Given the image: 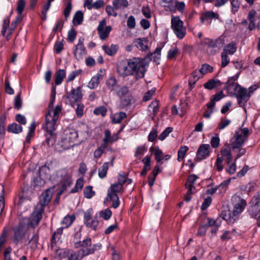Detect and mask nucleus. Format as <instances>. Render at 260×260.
Here are the masks:
<instances>
[{
  "mask_svg": "<svg viewBox=\"0 0 260 260\" xmlns=\"http://www.w3.org/2000/svg\"><path fill=\"white\" fill-rule=\"evenodd\" d=\"M146 63L143 59L134 58L125 61H121L117 67V72L123 76L134 75L138 79L143 78L145 73Z\"/></svg>",
  "mask_w": 260,
  "mask_h": 260,
  "instance_id": "f257e3e1",
  "label": "nucleus"
},
{
  "mask_svg": "<svg viewBox=\"0 0 260 260\" xmlns=\"http://www.w3.org/2000/svg\"><path fill=\"white\" fill-rule=\"evenodd\" d=\"M62 107L61 105H57L53 110V116L50 114V111L45 115V124L46 134H45V143L48 146H52L56 141V135L54 133L59 119V115L61 112Z\"/></svg>",
  "mask_w": 260,
  "mask_h": 260,
  "instance_id": "f03ea898",
  "label": "nucleus"
},
{
  "mask_svg": "<svg viewBox=\"0 0 260 260\" xmlns=\"http://www.w3.org/2000/svg\"><path fill=\"white\" fill-rule=\"evenodd\" d=\"M80 247L85 248L82 249L85 255L87 256L94 253L95 251L100 250L102 247V245L100 243H98L92 246L91 238H87L82 241L75 242V248H79Z\"/></svg>",
  "mask_w": 260,
  "mask_h": 260,
  "instance_id": "7ed1b4c3",
  "label": "nucleus"
},
{
  "mask_svg": "<svg viewBox=\"0 0 260 260\" xmlns=\"http://www.w3.org/2000/svg\"><path fill=\"white\" fill-rule=\"evenodd\" d=\"M64 137L62 139L61 146L64 149L73 147L75 141L77 140L78 134L77 131L73 128H66L64 131Z\"/></svg>",
  "mask_w": 260,
  "mask_h": 260,
  "instance_id": "20e7f679",
  "label": "nucleus"
},
{
  "mask_svg": "<svg viewBox=\"0 0 260 260\" xmlns=\"http://www.w3.org/2000/svg\"><path fill=\"white\" fill-rule=\"evenodd\" d=\"M122 188V186L115 183L111 184L108 190V197L113 202L112 207L114 209L117 208L119 206L120 201L117 193L121 191Z\"/></svg>",
  "mask_w": 260,
  "mask_h": 260,
  "instance_id": "39448f33",
  "label": "nucleus"
},
{
  "mask_svg": "<svg viewBox=\"0 0 260 260\" xmlns=\"http://www.w3.org/2000/svg\"><path fill=\"white\" fill-rule=\"evenodd\" d=\"M171 27L178 38L183 39L185 36L186 28L183 26V22L179 17L172 16Z\"/></svg>",
  "mask_w": 260,
  "mask_h": 260,
  "instance_id": "423d86ee",
  "label": "nucleus"
},
{
  "mask_svg": "<svg viewBox=\"0 0 260 260\" xmlns=\"http://www.w3.org/2000/svg\"><path fill=\"white\" fill-rule=\"evenodd\" d=\"M204 44L211 48V54H215L219 52L224 44V38L220 36L215 40L206 38Z\"/></svg>",
  "mask_w": 260,
  "mask_h": 260,
  "instance_id": "0eeeda50",
  "label": "nucleus"
},
{
  "mask_svg": "<svg viewBox=\"0 0 260 260\" xmlns=\"http://www.w3.org/2000/svg\"><path fill=\"white\" fill-rule=\"evenodd\" d=\"M81 87L79 86L76 88H73L70 92H67L65 97L69 100L70 104L72 106L73 105L82 98Z\"/></svg>",
  "mask_w": 260,
  "mask_h": 260,
  "instance_id": "6e6552de",
  "label": "nucleus"
},
{
  "mask_svg": "<svg viewBox=\"0 0 260 260\" xmlns=\"http://www.w3.org/2000/svg\"><path fill=\"white\" fill-rule=\"evenodd\" d=\"M44 211L42 208L36 207L30 217L28 225L33 228L37 226L42 218V214Z\"/></svg>",
  "mask_w": 260,
  "mask_h": 260,
  "instance_id": "1a4fd4ad",
  "label": "nucleus"
},
{
  "mask_svg": "<svg viewBox=\"0 0 260 260\" xmlns=\"http://www.w3.org/2000/svg\"><path fill=\"white\" fill-rule=\"evenodd\" d=\"M234 95H235L237 99L238 105L241 107H244L249 100V96H247V89L241 86Z\"/></svg>",
  "mask_w": 260,
  "mask_h": 260,
  "instance_id": "9d476101",
  "label": "nucleus"
},
{
  "mask_svg": "<svg viewBox=\"0 0 260 260\" xmlns=\"http://www.w3.org/2000/svg\"><path fill=\"white\" fill-rule=\"evenodd\" d=\"M52 196V190L51 189H46L42 193L40 197L39 203L36 206L44 210L45 207L49 204Z\"/></svg>",
  "mask_w": 260,
  "mask_h": 260,
  "instance_id": "9b49d317",
  "label": "nucleus"
},
{
  "mask_svg": "<svg viewBox=\"0 0 260 260\" xmlns=\"http://www.w3.org/2000/svg\"><path fill=\"white\" fill-rule=\"evenodd\" d=\"M106 20H103L100 21V24L98 27L97 30L98 31L100 38L101 40H105L109 36V33L111 30L110 26H106Z\"/></svg>",
  "mask_w": 260,
  "mask_h": 260,
  "instance_id": "f8f14e48",
  "label": "nucleus"
},
{
  "mask_svg": "<svg viewBox=\"0 0 260 260\" xmlns=\"http://www.w3.org/2000/svg\"><path fill=\"white\" fill-rule=\"evenodd\" d=\"M84 38H80L78 40V43L76 46V48L74 52L75 57L77 60L82 59L83 56L86 54L85 48L84 46Z\"/></svg>",
  "mask_w": 260,
  "mask_h": 260,
  "instance_id": "ddd939ff",
  "label": "nucleus"
},
{
  "mask_svg": "<svg viewBox=\"0 0 260 260\" xmlns=\"http://www.w3.org/2000/svg\"><path fill=\"white\" fill-rule=\"evenodd\" d=\"M246 141L245 138H243L242 134L236 132L234 137L231 140L232 147L233 150L238 149L241 147L242 145Z\"/></svg>",
  "mask_w": 260,
  "mask_h": 260,
  "instance_id": "4468645a",
  "label": "nucleus"
},
{
  "mask_svg": "<svg viewBox=\"0 0 260 260\" xmlns=\"http://www.w3.org/2000/svg\"><path fill=\"white\" fill-rule=\"evenodd\" d=\"M66 253L67 254L68 260H81L83 257L86 256L82 248L77 252L67 250Z\"/></svg>",
  "mask_w": 260,
  "mask_h": 260,
  "instance_id": "2eb2a0df",
  "label": "nucleus"
},
{
  "mask_svg": "<svg viewBox=\"0 0 260 260\" xmlns=\"http://www.w3.org/2000/svg\"><path fill=\"white\" fill-rule=\"evenodd\" d=\"M84 222L87 226H88L93 230L96 229L99 222L97 220H94L92 219L90 211L87 210L84 213Z\"/></svg>",
  "mask_w": 260,
  "mask_h": 260,
  "instance_id": "dca6fc26",
  "label": "nucleus"
},
{
  "mask_svg": "<svg viewBox=\"0 0 260 260\" xmlns=\"http://www.w3.org/2000/svg\"><path fill=\"white\" fill-rule=\"evenodd\" d=\"M246 205V202L244 199H241L240 202L235 204L232 212L234 218L238 219V216L242 213Z\"/></svg>",
  "mask_w": 260,
  "mask_h": 260,
  "instance_id": "f3484780",
  "label": "nucleus"
},
{
  "mask_svg": "<svg viewBox=\"0 0 260 260\" xmlns=\"http://www.w3.org/2000/svg\"><path fill=\"white\" fill-rule=\"evenodd\" d=\"M209 144H202L197 151L198 158L201 160L208 157L209 155Z\"/></svg>",
  "mask_w": 260,
  "mask_h": 260,
  "instance_id": "a211bd4d",
  "label": "nucleus"
},
{
  "mask_svg": "<svg viewBox=\"0 0 260 260\" xmlns=\"http://www.w3.org/2000/svg\"><path fill=\"white\" fill-rule=\"evenodd\" d=\"M102 70H100L99 72L94 76H93L89 81L88 87L90 89H94L96 88L100 84V81L103 78Z\"/></svg>",
  "mask_w": 260,
  "mask_h": 260,
  "instance_id": "6ab92c4d",
  "label": "nucleus"
},
{
  "mask_svg": "<svg viewBox=\"0 0 260 260\" xmlns=\"http://www.w3.org/2000/svg\"><path fill=\"white\" fill-rule=\"evenodd\" d=\"M148 42L146 38H139L134 42V44L140 50L145 51L148 49Z\"/></svg>",
  "mask_w": 260,
  "mask_h": 260,
  "instance_id": "aec40b11",
  "label": "nucleus"
},
{
  "mask_svg": "<svg viewBox=\"0 0 260 260\" xmlns=\"http://www.w3.org/2000/svg\"><path fill=\"white\" fill-rule=\"evenodd\" d=\"M119 48L118 45L116 44H111L110 46L104 45L102 46V49L109 56H112L116 53Z\"/></svg>",
  "mask_w": 260,
  "mask_h": 260,
  "instance_id": "412c9836",
  "label": "nucleus"
},
{
  "mask_svg": "<svg viewBox=\"0 0 260 260\" xmlns=\"http://www.w3.org/2000/svg\"><path fill=\"white\" fill-rule=\"evenodd\" d=\"M221 84V82L219 80L212 79L208 80L203 86L207 89L212 90L216 87L220 86Z\"/></svg>",
  "mask_w": 260,
  "mask_h": 260,
  "instance_id": "4be33fe9",
  "label": "nucleus"
},
{
  "mask_svg": "<svg viewBox=\"0 0 260 260\" xmlns=\"http://www.w3.org/2000/svg\"><path fill=\"white\" fill-rule=\"evenodd\" d=\"M161 50V47H157L154 52L148 54L143 60L144 61H149L151 60V57L153 56L154 61L156 62L160 59Z\"/></svg>",
  "mask_w": 260,
  "mask_h": 260,
  "instance_id": "5701e85b",
  "label": "nucleus"
},
{
  "mask_svg": "<svg viewBox=\"0 0 260 260\" xmlns=\"http://www.w3.org/2000/svg\"><path fill=\"white\" fill-rule=\"evenodd\" d=\"M221 154L226 157L225 161L227 165H230L232 160V156L230 148L226 146L221 148L220 150Z\"/></svg>",
  "mask_w": 260,
  "mask_h": 260,
  "instance_id": "b1692460",
  "label": "nucleus"
},
{
  "mask_svg": "<svg viewBox=\"0 0 260 260\" xmlns=\"http://www.w3.org/2000/svg\"><path fill=\"white\" fill-rule=\"evenodd\" d=\"M63 228L58 229L56 232H54L53 234L52 238H51V248L53 251L57 252L58 251L57 249L55 247L56 239L57 238L58 240H59L60 238L61 235L62 234Z\"/></svg>",
  "mask_w": 260,
  "mask_h": 260,
  "instance_id": "393cba45",
  "label": "nucleus"
},
{
  "mask_svg": "<svg viewBox=\"0 0 260 260\" xmlns=\"http://www.w3.org/2000/svg\"><path fill=\"white\" fill-rule=\"evenodd\" d=\"M225 84V87L228 92L233 95L236 93V91L240 86L238 83L234 82V81L228 83V81H227Z\"/></svg>",
  "mask_w": 260,
  "mask_h": 260,
  "instance_id": "a878e982",
  "label": "nucleus"
},
{
  "mask_svg": "<svg viewBox=\"0 0 260 260\" xmlns=\"http://www.w3.org/2000/svg\"><path fill=\"white\" fill-rule=\"evenodd\" d=\"M221 216L224 220L230 223H233L237 220V218H234L232 213L229 209L222 210Z\"/></svg>",
  "mask_w": 260,
  "mask_h": 260,
  "instance_id": "bb28decb",
  "label": "nucleus"
},
{
  "mask_svg": "<svg viewBox=\"0 0 260 260\" xmlns=\"http://www.w3.org/2000/svg\"><path fill=\"white\" fill-rule=\"evenodd\" d=\"M106 85L111 91L115 92L118 89V85L115 77H111L108 78L106 81Z\"/></svg>",
  "mask_w": 260,
  "mask_h": 260,
  "instance_id": "cd10ccee",
  "label": "nucleus"
},
{
  "mask_svg": "<svg viewBox=\"0 0 260 260\" xmlns=\"http://www.w3.org/2000/svg\"><path fill=\"white\" fill-rule=\"evenodd\" d=\"M66 77V72L64 70L59 69L55 75V83L58 85Z\"/></svg>",
  "mask_w": 260,
  "mask_h": 260,
  "instance_id": "c85d7f7f",
  "label": "nucleus"
},
{
  "mask_svg": "<svg viewBox=\"0 0 260 260\" xmlns=\"http://www.w3.org/2000/svg\"><path fill=\"white\" fill-rule=\"evenodd\" d=\"M218 17V15L213 11H207L201 17V21L202 23H205L209 19L212 18L217 19Z\"/></svg>",
  "mask_w": 260,
  "mask_h": 260,
  "instance_id": "c756f323",
  "label": "nucleus"
},
{
  "mask_svg": "<svg viewBox=\"0 0 260 260\" xmlns=\"http://www.w3.org/2000/svg\"><path fill=\"white\" fill-rule=\"evenodd\" d=\"M112 4L115 10L126 8L128 6L127 0H113Z\"/></svg>",
  "mask_w": 260,
  "mask_h": 260,
  "instance_id": "7c9ffc66",
  "label": "nucleus"
},
{
  "mask_svg": "<svg viewBox=\"0 0 260 260\" xmlns=\"http://www.w3.org/2000/svg\"><path fill=\"white\" fill-rule=\"evenodd\" d=\"M7 131L10 133L19 134L22 131V127L16 123H12L8 125Z\"/></svg>",
  "mask_w": 260,
  "mask_h": 260,
  "instance_id": "2f4dec72",
  "label": "nucleus"
},
{
  "mask_svg": "<svg viewBox=\"0 0 260 260\" xmlns=\"http://www.w3.org/2000/svg\"><path fill=\"white\" fill-rule=\"evenodd\" d=\"M109 162H106L99 168L98 175L100 178L103 179L106 177L109 169Z\"/></svg>",
  "mask_w": 260,
  "mask_h": 260,
  "instance_id": "473e14b6",
  "label": "nucleus"
},
{
  "mask_svg": "<svg viewBox=\"0 0 260 260\" xmlns=\"http://www.w3.org/2000/svg\"><path fill=\"white\" fill-rule=\"evenodd\" d=\"M75 219V217L74 215H67L64 217L61 224L62 225V228H67L71 225L72 222Z\"/></svg>",
  "mask_w": 260,
  "mask_h": 260,
  "instance_id": "72a5a7b5",
  "label": "nucleus"
},
{
  "mask_svg": "<svg viewBox=\"0 0 260 260\" xmlns=\"http://www.w3.org/2000/svg\"><path fill=\"white\" fill-rule=\"evenodd\" d=\"M83 20V14L81 11H78L75 14L73 23L75 25H80L82 23Z\"/></svg>",
  "mask_w": 260,
  "mask_h": 260,
  "instance_id": "f704fd0d",
  "label": "nucleus"
},
{
  "mask_svg": "<svg viewBox=\"0 0 260 260\" xmlns=\"http://www.w3.org/2000/svg\"><path fill=\"white\" fill-rule=\"evenodd\" d=\"M248 212L252 217H255L260 212V206L252 204L248 209Z\"/></svg>",
  "mask_w": 260,
  "mask_h": 260,
  "instance_id": "c9c22d12",
  "label": "nucleus"
},
{
  "mask_svg": "<svg viewBox=\"0 0 260 260\" xmlns=\"http://www.w3.org/2000/svg\"><path fill=\"white\" fill-rule=\"evenodd\" d=\"M115 92L119 97L122 98L129 92V88L126 86L121 87L118 86V89L115 90Z\"/></svg>",
  "mask_w": 260,
  "mask_h": 260,
  "instance_id": "e433bc0d",
  "label": "nucleus"
},
{
  "mask_svg": "<svg viewBox=\"0 0 260 260\" xmlns=\"http://www.w3.org/2000/svg\"><path fill=\"white\" fill-rule=\"evenodd\" d=\"M39 174L40 177L48 179L50 177V169L46 166H42L39 169Z\"/></svg>",
  "mask_w": 260,
  "mask_h": 260,
  "instance_id": "4c0bfd02",
  "label": "nucleus"
},
{
  "mask_svg": "<svg viewBox=\"0 0 260 260\" xmlns=\"http://www.w3.org/2000/svg\"><path fill=\"white\" fill-rule=\"evenodd\" d=\"M118 137L117 135H115V138H113V137L111 136V132L109 130L107 129L105 131L103 142H106L108 143H112L113 142L116 141Z\"/></svg>",
  "mask_w": 260,
  "mask_h": 260,
  "instance_id": "58836bf2",
  "label": "nucleus"
},
{
  "mask_svg": "<svg viewBox=\"0 0 260 260\" xmlns=\"http://www.w3.org/2000/svg\"><path fill=\"white\" fill-rule=\"evenodd\" d=\"M24 237V234L21 228H18L15 230L14 241L15 243H17L20 241Z\"/></svg>",
  "mask_w": 260,
  "mask_h": 260,
  "instance_id": "ea45409f",
  "label": "nucleus"
},
{
  "mask_svg": "<svg viewBox=\"0 0 260 260\" xmlns=\"http://www.w3.org/2000/svg\"><path fill=\"white\" fill-rule=\"evenodd\" d=\"M126 117L125 113L120 112L119 113H116L114 115L112 118V121L114 123H119L122 120Z\"/></svg>",
  "mask_w": 260,
  "mask_h": 260,
  "instance_id": "a19ab883",
  "label": "nucleus"
},
{
  "mask_svg": "<svg viewBox=\"0 0 260 260\" xmlns=\"http://www.w3.org/2000/svg\"><path fill=\"white\" fill-rule=\"evenodd\" d=\"M36 127V125L35 122L34 121L33 122L31 123V125L29 127V130H28L27 135L26 137V141L27 142H30V138L34 135Z\"/></svg>",
  "mask_w": 260,
  "mask_h": 260,
  "instance_id": "79ce46f5",
  "label": "nucleus"
},
{
  "mask_svg": "<svg viewBox=\"0 0 260 260\" xmlns=\"http://www.w3.org/2000/svg\"><path fill=\"white\" fill-rule=\"evenodd\" d=\"M188 148L187 146H181L178 151V158L177 159L179 161H181L184 157L185 153L188 151Z\"/></svg>",
  "mask_w": 260,
  "mask_h": 260,
  "instance_id": "37998d69",
  "label": "nucleus"
},
{
  "mask_svg": "<svg viewBox=\"0 0 260 260\" xmlns=\"http://www.w3.org/2000/svg\"><path fill=\"white\" fill-rule=\"evenodd\" d=\"M237 48L234 44L230 43L225 46L223 52H225L226 54H233L236 51Z\"/></svg>",
  "mask_w": 260,
  "mask_h": 260,
  "instance_id": "c03bdc74",
  "label": "nucleus"
},
{
  "mask_svg": "<svg viewBox=\"0 0 260 260\" xmlns=\"http://www.w3.org/2000/svg\"><path fill=\"white\" fill-rule=\"evenodd\" d=\"M201 74L204 75L207 73H211L213 71V68L208 64L204 63L200 69Z\"/></svg>",
  "mask_w": 260,
  "mask_h": 260,
  "instance_id": "a18cd8bd",
  "label": "nucleus"
},
{
  "mask_svg": "<svg viewBox=\"0 0 260 260\" xmlns=\"http://www.w3.org/2000/svg\"><path fill=\"white\" fill-rule=\"evenodd\" d=\"M153 153L157 162H160L161 160L164 159L163 153L158 147L154 149Z\"/></svg>",
  "mask_w": 260,
  "mask_h": 260,
  "instance_id": "49530a36",
  "label": "nucleus"
},
{
  "mask_svg": "<svg viewBox=\"0 0 260 260\" xmlns=\"http://www.w3.org/2000/svg\"><path fill=\"white\" fill-rule=\"evenodd\" d=\"M84 194L86 198L90 199L94 195L95 192L92 190V186H88L85 188Z\"/></svg>",
  "mask_w": 260,
  "mask_h": 260,
  "instance_id": "de8ad7c7",
  "label": "nucleus"
},
{
  "mask_svg": "<svg viewBox=\"0 0 260 260\" xmlns=\"http://www.w3.org/2000/svg\"><path fill=\"white\" fill-rule=\"evenodd\" d=\"M25 6V2L24 0H18L17 2V7L16 8L18 15H21Z\"/></svg>",
  "mask_w": 260,
  "mask_h": 260,
  "instance_id": "09e8293b",
  "label": "nucleus"
},
{
  "mask_svg": "<svg viewBox=\"0 0 260 260\" xmlns=\"http://www.w3.org/2000/svg\"><path fill=\"white\" fill-rule=\"evenodd\" d=\"M83 180L82 179H78L76 182L75 187L72 189L71 192L74 193L77 192L79 189H81L83 186Z\"/></svg>",
  "mask_w": 260,
  "mask_h": 260,
  "instance_id": "8fccbe9b",
  "label": "nucleus"
},
{
  "mask_svg": "<svg viewBox=\"0 0 260 260\" xmlns=\"http://www.w3.org/2000/svg\"><path fill=\"white\" fill-rule=\"evenodd\" d=\"M100 215L104 219L108 220L112 215V212L109 208H107L105 210L100 211Z\"/></svg>",
  "mask_w": 260,
  "mask_h": 260,
  "instance_id": "3c124183",
  "label": "nucleus"
},
{
  "mask_svg": "<svg viewBox=\"0 0 260 260\" xmlns=\"http://www.w3.org/2000/svg\"><path fill=\"white\" fill-rule=\"evenodd\" d=\"M107 112V110L104 106H101L95 108L93 111L94 114L99 115H101L102 116H105Z\"/></svg>",
  "mask_w": 260,
  "mask_h": 260,
  "instance_id": "603ef678",
  "label": "nucleus"
},
{
  "mask_svg": "<svg viewBox=\"0 0 260 260\" xmlns=\"http://www.w3.org/2000/svg\"><path fill=\"white\" fill-rule=\"evenodd\" d=\"M82 72V70L81 69H79L78 70H76L73 71L68 76L67 81L70 82L74 80V79L80 75Z\"/></svg>",
  "mask_w": 260,
  "mask_h": 260,
  "instance_id": "864d4df0",
  "label": "nucleus"
},
{
  "mask_svg": "<svg viewBox=\"0 0 260 260\" xmlns=\"http://www.w3.org/2000/svg\"><path fill=\"white\" fill-rule=\"evenodd\" d=\"M10 26V19L9 17L5 18L3 21V28L1 33L3 36H5L7 30L9 28Z\"/></svg>",
  "mask_w": 260,
  "mask_h": 260,
  "instance_id": "5fc2aeb1",
  "label": "nucleus"
},
{
  "mask_svg": "<svg viewBox=\"0 0 260 260\" xmlns=\"http://www.w3.org/2000/svg\"><path fill=\"white\" fill-rule=\"evenodd\" d=\"M77 32L75 29H71L68 32V40L69 42L72 43L76 39Z\"/></svg>",
  "mask_w": 260,
  "mask_h": 260,
  "instance_id": "6e6d98bb",
  "label": "nucleus"
},
{
  "mask_svg": "<svg viewBox=\"0 0 260 260\" xmlns=\"http://www.w3.org/2000/svg\"><path fill=\"white\" fill-rule=\"evenodd\" d=\"M72 9V5L71 1H69L63 11V14L66 19H67L70 16V12Z\"/></svg>",
  "mask_w": 260,
  "mask_h": 260,
  "instance_id": "4d7b16f0",
  "label": "nucleus"
},
{
  "mask_svg": "<svg viewBox=\"0 0 260 260\" xmlns=\"http://www.w3.org/2000/svg\"><path fill=\"white\" fill-rule=\"evenodd\" d=\"M179 54V50L176 47L170 49L168 53L167 57L169 59L174 58Z\"/></svg>",
  "mask_w": 260,
  "mask_h": 260,
  "instance_id": "13d9d810",
  "label": "nucleus"
},
{
  "mask_svg": "<svg viewBox=\"0 0 260 260\" xmlns=\"http://www.w3.org/2000/svg\"><path fill=\"white\" fill-rule=\"evenodd\" d=\"M231 3L232 6V11L235 13L239 9L241 1L240 0H231Z\"/></svg>",
  "mask_w": 260,
  "mask_h": 260,
  "instance_id": "bf43d9fd",
  "label": "nucleus"
},
{
  "mask_svg": "<svg viewBox=\"0 0 260 260\" xmlns=\"http://www.w3.org/2000/svg\"><path fill=\"white\" fill-rule=\"evenodd\" d=\"M172 131H173L172 127H167L159 136V139L161 141L164 140L169 135V134L172 132Z\"/></svg>",
  "mask_w": 260,
  "mask_h": 260,
  "instance_id": "052dcab7",
  "label": "nucleus"
},
{
  "mask_svg": "<svg viewBox=\"0 0 260 260\" xmlns=\"http://www.w3.org/2000/svg\"><path fill=\"white\" fill-rule=\"evenodd\" d=\"M22 106V101L20 98V94H18L15 98L14 100V107L17 110L21 109Z\"/></svg>",
  "mask_w": 260,
  "mask_h": 260,
  "instance_id": "680f3d73",
  "label": "nucleus"
},
{
  "mask_svg": "<svg viewBox=\"0 0 260 260\" xmlns=\"http://www.w3.org/2000/svg\"><path fill=\"white\" fill-rule=\"evenodd\" d=\"M231 123V120L229 119H221V121L219 123L218 128L220 130L224 129L228 126Z\"/></svg>",
  "mask_w": 260,
  "mask_h": 260,
  "instance_id": "e2e57ef3",
  "label": "nucleus"
},
{
  "mask_svg": "<svg viewBox=\"0 0 260 260\" xmlns=\"http://www.w3.org/2000/svg\"><path fill=\"white\" fill-rule=\"evenodd\" d=\"M221 67L222 68L225 67L230 62V58L227 54L225 52H222L221 53Z\"/></svg>",
  "mask_w": 260,
  "mask_h": 260,
  "instance_id": "0e129e2a",
  "label": "nucleus"
},
{
  "mask_svg": "<svg viewBox=\"0 0 260 260\" xmlns=\"http://www.w3.org/2000/svg\"><path fill=\"white\" fill-rule=\"evenodd\" d=\"M72 184V181L70 178H68L65 182L62 184L61 189L59 192L58 193V196H59L62 192L66 189L67 186H70Z\"/></svg>",
  "mask_w": 260,
  "mask_h": 260,
  "instance_id": "69168bd1",
  "label": "nucleus"
},
{
  "mask_svg": "<svg viewBox=\"0 0 260 260\" xmlns=\"http://www.w3.org/2000/svg\"><path fill=\"white\" fill-rule=\"evenodd\" d=\"M203 76V75L201 74L200 71L199 70L198 71L196 70L192 73L189 78H191L198 81L200 78H202Z\"/></svg>",
  "mask_w": 260,
  "mask_h": 260,
  "instance_id": "338daca9",
  "label": "nucleus"
},
{
  "mask_svg": "<svg viewBox=\"0 0 260 260\" xmlns=\"http://www.w3.org/2000/svg\"><path fill=\"white\" fill-rule=\"evenodd\" d=\"M251 204L260 206V192H257L251 200Z\"/></svg>",
  "mask_w": 260,
  "mask_h": 260,
  "instance_id": "774afa93",
  "label": "nucleus"
}]
</instances>
